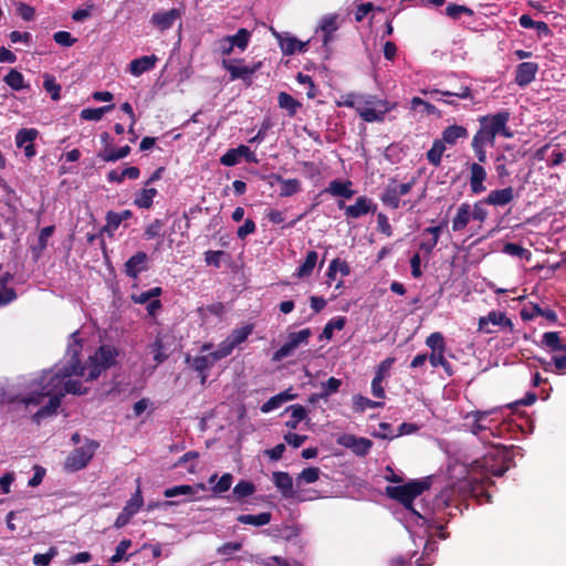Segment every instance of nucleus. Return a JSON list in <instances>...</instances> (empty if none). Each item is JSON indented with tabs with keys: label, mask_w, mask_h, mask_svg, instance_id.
<instances>
[{
	"label": "nucleus",
	"mask_w": 566,
	"mask_h": 566,
	"mask_svg": "<svg viewBox=\"0 0 566 566\" xmlns=\"http://www.w3.org/2000/svg\"><path fill=\"white\" fill-rule=\"evenodd\" d=\"M77 332L71 335L65 358L53 368L43 370L34 379L31 394L22 398L25 406L40 405L43 398L48 397L46 405L41 407L34 415L33 420L40 423L41 419L54 415L61 406V400L66 394L84 395L87 389L83 384L73 379V376L83 377L85 380L96 379L103 370L113 366L116 361L117 352L109 345H102L88 359L87 365H81L78 354L82 349L81 342L76 338Z\"/></svg>",
	"instance_id": "f257e3e1"
},
{
	"label": "nucleus",
	"mask_w": 566,
	"mask_h": 566,
	"mask_svg": "<svg viewBox=\"0 0 566 566\" xmlns=\"http://www.w3.org/2000/svg\"><path fill=\"white\" fill-rule=\"evenodd\" d=\"M496 409L486 411H471L463 417V427L476 436L483 443L491 444V450L481 459L475 460L472 465V473L481 475L501 476L507 470L510 451L502 444H494L491 439L501 438L504 432V424L491 418Z\"/></svg>",
	"instance_id": "f03ea898"
},
{
	"label": "nucleus",
	"mask_w": 566,
	"mask_h": 566,
	"mask_svg": "<svg viewBox=\"0 0 566 566\" xmlns=\"http://www.w3.org/2000/svg\"><path fill=\"white\" fill-rule=\"evenodd\" d=\"M430 488L429 478L422 480H411L406 484L397 486H387L386 494L401 503L408 511L421 520H427L426 513H421L413 506V500Z\"/></svg>",
	"instance_id": "7ed1b4c3"
},
{
	"label": "nucleus",
	"mask_w": 566,
	"mask_h": 566,
	"mask_svg": "<svg viewBox=\"0 0 566 566\" xmlns=\"http://www.w3.org/2000/svg\"><path fill=\"white\" fill-rule=\"evenodd\" d=\"M397 103L377 98L374 95L365 94L358 109V115L367 123L384 122L385 115L395 109Z\"/></svg>",
	"instance_id": "20e7f679"
},
{
	"label": "nucleus",
	"mask_w": 566,
	"mask_h": 566,
	"mask_svg": "<svg viewBox=\"0 0 566 566\" xmlns=\"http://www.w3.org/2000/svg\"><path fill=\"white\" fill-rule=\"evenodd\" d=\"M510 119V113L507 111H501L493 115H486L480 117V127L489 133L492 137L502 135L505 138L513 137V133L507 128V122Z\"/></svg>",
	"instance_id": "39448f33"
},
{
	"label": "nucleus",
	"mask_w": 566,
	"mask_h": 566,
	"mask_svg": "<svg viewBox=\"0 0 566 566\" xmlns=\"http://www.w3.org/2000/svg\"><path fill=\"white\" fill-rule=\"evenodd\" d=\"M98 444L90 441L84 446L76 448L66 459L65 467L71 471H78L87 465L93 458Z\"/></svg>",
	"instance_id": "423d86ee"
},
{
	"label": "nucleus",
	"mask_w": 566,
	"mask_h": 566,
	"mask_svg": "<svg viewBox=\"0 0 566 566\" xmlns=\"http://www.w3.org/2000/svg\"><path fill=\"white\" fill-rule=\"evenodd\" d=\"M311 335L312 332L310 328L290 333L287 340L274 353L273 359L281 360L289 357L298 346L306 345Z\"/></svg>",
	"instance_id": "0eeeda50"
},
{
	"label": "nucleus",
	"mask_w": 566,
	"mask_h": 566,
	"mask_svg": "<svg viewBox=\"0 0 566 566\" xmlns=\"http://www.w3.org/2000/svg\"><path fill=\"white\" fill-rule=\"evenodd\" d=\"M144 504V500L140 493L139 488L136 490L135 494L129 499V501L124 506L123 511L117 515L114 526L116 528H122L130 518L140 510Z\"/></svg>",
	"instance_id": "6e6552de"
},
{
	"label": "nucleus",
	"mask_w": 566,
	"mask_h": 566,
	"mask_svg": "<svg viewBox=\"0 0 566 566\" xmlns=\"http://www.w3.org/2000/svg\"><path fill=\"white\" fill-rule=\"evenodd\" d=\"M338 208L345 210V214L347 218L357 219L363 216H366L369 212H374L377 206L373 203L371 199L361 196L358 197L355 203L350 206H345L343 201H339Z\"/></svg>",
	"instance_id": "1a4fd4ad"
},
{
	"label": "nucleus",
	"mask_w": 566,
	"mask_h": 566,
	"mask_svg": "<svg viewBox=\"0 0 566 566\" xmlns=\"http://www.w3.org/2000/svg\"><path fill=\"white\" fill-rule=\"evenodd\" d=\"M39 136L35 128H21L15 134V145L18 148L23 149L27 158L31 159L36 155L34 142Z\"/></svg>",
	"instance_id": "9d476101"
},
{
	"label": "nucleus",
	"mask_w": 566,
	"mask_h": 566,
	"mask_svg": "<svg viewBox=\"0 0 566 566\" xmlns=\"http://www.w3.org/2000/svg\"><path fill=\"white\" fill-rule=\"evenodd\" d=\"M338 444L350 449L356 455L365 457L369 453L373 442L371 440L354 434H343L337 440Z\"/></svg>",
	"instance_id": "9b49d317"
},
{
	"label": "nucleus",
	"mask_w": 566,
	"mask_h": 566,
	"mask_svg": "<svg viewBox=\"0 0 566 566\" xmlns=\"http://www.w3.org/2000/svg\"><path fill=\"white\" fill-rule=\"evenodd\" d=\"M237 61H227L224 60L222 65L230 73L231 80H243L248 81L251 76L258 72L262 65L261 62L253 63L251 65H243L241 61H238L239 64H235Z\"/></svg>",
	"instance_id": "f8f14e48"
},
{
	"label": "nucleus",
	"mask_w": 566,
	"mask_h": 566,
	"mask_svg": "<svg viewBox=\"0 0 566 566\" xmlns=\"http://www.w3.org/2000/svg\"><path fill=\"white\" fill-rule=\"evenodd\" d=\"M272 33L276 38L284 55H293L297 52H304L306 50L307 42H302L287 32L279 33L272 29Z\"/></svg>",
	"instance_id": "ddd939ff"
},
{
	"label": "nucleus",
	"mask_w": 566,
	"mask_h": 566,
	"mask_svg": "<svg viewBox=\"0 0 566 566\" xmlns=\"http://www.w3.org/2000/svg\"><path fill=\"white\" fill-rule=\"evenodd\" d=\"M338 18L339 15L337 13H329L322 17L316 32L323 33L322 41L324 46H328V44L334 41L335 32L339 29Z\"/></svg>",
	"instance_id": "4468645a"
},
{
	"label": "nucleus",
	"mask_w": 566,
	"mask_h": 566,
	"mask_svg": "<svg viewBox=\"0 0 566 566\" xmlns=\"http://www.w3.org/2000/svg\"><path fill=\"white\" fill-rule=\"evenodd\" d=\"M489 324L506 327L510 331L513 329V322L503 312L491 311L486 316H481L479 318L480 331L484 333H492V331L488 328Z\"/></svg>",
	"instance_id": "2eb2a0df"
},
{
	"label": "nucleus",
	"mask_w": 566,
	"mask_h": 566,
	"mask_svg": "<svg viewBox=\"0 0 566 566\" xmlns=\"http://www.w3.org/2000/svg\"><path fill=\"white\" fill-rule=\"evenodd\" d=\"M470 170V189L471 192L474 195H480L486 190V187L484 186V181L486 180L488 174L484 167L479 163H472L469 166Z\"/></svg>",
	"instance_id": "dca6fc26"
},
{
	"label": "nucleus",
	"mask_w": 566,
	"mask_h": 566,
	"mask_svg": "<svg viewBox=\"0 0 566 566\" xmlns=\"http://www.w3.org/2000/svg\"><path fill=\"white\" fill-rule=\"evenodd\" d=\"M181 18L179 9H170L168 11H159L151 15V23L160 31L170 29L177 20Z\"/></svg>",
	"instance_id": "f3484780"
},
{
	"label": "nucleus",
	"mask_w": 566,
	"mask_h": 566,
	"mask_svg": "<svg viewBox=\"0 0 566 566\" xmlns=\"http://www.w3.org/2000/svg\"><path fill=\"white\" fill-rule=\"evenodd\" d=\"M538 72V64L534 62H522L517 65L515 72V83L521 86H527L535 80Z\"/></svg>",
	"instance_id": "a211bd4d"
},
{
	"label": "nucleus",
	"mask_w": 566,
	"mask_h": 566,
	"mask_svg": "<svg viewBox=\"0 0 566 566\" xmlns=\"http://www.w3.org/2000/svg\"><path fill=\"white\" fill-rule=\"evenodd\" d=\"M148 255L139 251L130 256L125 263V273L132 279H137L138 275L147 270Z\"/></svg>",
	"instance_id": "6ab92c4d"
},
{
	"label": "nucleus",
	"mask_w": 566,
	"mask_h": 566,
	"mask_svg": "<svg viewBox=\"0 0 566 566\" xmlns=\"http://www.w3.org/2000/svg\"><path fill=\"white\" fill-rule=\"evenodd\" d=\"M186 363L201 375V384L203 385L207 380L206 371L214 365L216 359L211 353L196 357L188 355L186 357Z\"/></svg>",
	"instance_id": "aec40b11"
},
{
	"label": "nucleus",
	"mask_w": 566,
	"mask_h": 566,
	"mask_svg": "<svg viewBox=\"0 0 566 566\" xmlns=\"http://www.w3.org/2000/svg\"><path fill=\"white\" fill-rule=\"evenodd\" d=\"M514 189L512 187H506L490 191V193L484 198V201L489 206L504 207L511 203L514 200Z\"/></svg>",
	"instance_id": "412c9836"
},
{
	"label": "nucleus",
	"mask_w": 566,
	"mask_h": 566,
	"mask_svg": "<svg viewBox=\"0 0 566 566\" xmlns=\"http://www.w3.org/2000/svg\"><path fill=\"white\" fill-rule=\"evenodd\" d=\"M273 483L284 497H296L297 500H303L300 495L295 494L293 490V480L287 472H274Z\"/></svg>",
	"instance_id": "4be33fe9"
},
{
	"label": "nucleus",
	"mask_w": 566,
	"mask_h": 566,
	"mask_svg": "<svg viewBox=\"0 0 566 566\" xmlns=\"http://www.w3.org/2000/svg\"><path fill=\"white\" fill-rule=\"evenodd\" d=\"M472 219L471 205L468 202L461 203L452 219V230L460 232L467 228L470 220Z\"/></svg>",
	"instance_id": "5701e85b"
},
{
	"label": "nucleus",
	"mask_w": 566,
	"mask_h": 566,
	"mask_svg": "<svg viewBox=\"0 0 566 566\" xmlns=\"http://www.w3.org/2000/svg\"><path fill=\"white\" fill-rule=\"evenodd\" d=\"M352 186H353V184L349 180L342 181V180L335 179L328 184V187L325 189V192L329 193L333 197H342L345 199H350L355 192L353 190Z\"/></svg>",
	"instance_id": "b1692460"
},
{
	"label": "nucleus",
	"mask_w": 566,
	"mask_h": 566,
	"mask_svg": "<svg viewBox=\"0 0 566 566\" xmlns=\"http://www.w3.org/2000/svg\"><path fill=\"white\" fill-rule=\"evenodd\" d=\"M157 61H158V59L156 55H145V56L135 59L129 64V72L134 76H139L143 73L153 70L155 67Z\"/></svg>",
	"instance_id": "393cba45"
},
{
	"label": "nucleus",
	"mask_w": 566,
	"mask_h": 566,
	"mask_svg": "<svg viewBox=\"0 0 566 566\" xmlns=\"http://www.w3.org/2000/svg\"><path fill=\"white\" fill-rule=\"evenodd\" d=\"M296 395L292 392V389L284 390L265 401L261 406V412L269 413L280 408L284 402L295 399Z\"/></svg>",
	"instance_id": "a878e982"
},
{
	"label": "nucleus",
	"mask_w": 566,
	"mask_h": 566,
	"mask_svg": "<svg viewBox=\"0 0 566 566\" xmlns=\"http://www.w3.org/2000/svg\"><path fill=\"white\" fill-rule=\"evenodd\" d=\"M158 191L156 188L145 186L142 190L137 191L134 197V205L140 209H149L153 206L154 198Z\"/></svg>",
	"instance_id": "bb28decb"
},
{
	"label": "nucleus",
	"mask_w": 566,
	"mask_h": 566,
	"mask_svg": "<svg viewBox=\"0 0 566 566\" xmlns=\"http://www.w3.org/2000/svg\"><path fill=\"white\" fill-rule=\"evenodd\" d=\"M468 136V130L461 125H451L442 132V138L440 139L443 144L455 145L461 138Z\"/></svg>",
	"instance_id": "cd10ccee"
},
{
	"label": "nucleus",
	"mask_w": 566,
	"mask_h": 566,
	"mask_svg": "<svg viewBox=\"0 0 566 566\" xmlns=\"http://www.w3.org/2000/svg\"><path fill=\"white\" fill-rule=\"evenodd\" d=\"M276 182L280 184V196L291 197L301 191V182L298 179H284L280 175L273 176Z\"/></svg>",
	"instance_id": "c85d7f7f"
},
{
	"label": "nucleus",
	"mask_w": 566,
	"mask_h": 566,
	"mask_svg": "<svg viewBox=\"0 0 566 566\" xmlns=\"http://www.w3.org/2000/svg\"><path fill=\"white\" fill-rule=\"evenodd\" d=\"M422 94H429L431 96L434 95H441V96H448V97H458L461 99L471 98V88L469 86L461 85L458 91H443V90H421Z\"/></svg>",
	"instance_id": "c756f323"
},
{
	"label": "nucleus",
	"mask_w": 566,
	"mask_h": 566,
	"mask_svg": "<svg viewBox=\"0 0 566 566\" xmlns=\"http://www.w3.org/2000/svg\"><path fill=\"white\" fill-rule=\"evenodd\" d=\"M317 259H318L317 252H315V251L307 252L304 262L297 268V270L295 272V276L298 279H304V277L310 276L313 273V270L317 263Z\"/></svg>",
	"instance_id": "7c9ffc66"
},
{
	"label": "nucleus",
	"mask_w": 566,
	"mask_h": 566,
	"mask_svg": "<svg viewBox=\"0 0 566 566\" xmlns=\"http://www.w3.org/2000/svg\"><path fill=\"white\" fill-rule=\"evenodd\" d=\"M238 522L247 525L263 526L271 522L272 514L270 512H262L256 515L242 514L238 516Z\"/></svg>",
	"instance_id": "2f4dec72"
},
{
	"label": "nucleus",
	"mask_w": 566,
	"mask_h": 566,
	"mask_svg": "<svg viewBox=\"0 0 566 566\" xmlns=\"http://www.w3.org/2000/svg\"><path fill=\"white\" fill-rule=\"evenodd\" d=\"M139 174L140 171L137 167H127L120 171L114 169L107 174V180L111 182L120 184L126 178L132 180L137 179L139 177Z\"/></svg>",
	"instance_id": "473e14b6"
},
{
	"label": "nucleus",
	"mask_w": 566,
	"mask_h": 566,
	"mask_svg": "<svg viewBox=\"0 0 566 566\" xmlns=\"http://www.w3.org/2000/svg\"><path fill=\"white\" fill-rule=\"evenodd\" d=\"M286 411L291 412V418L285 422L290 429H296L298 423L306 418V409L301 405H292Z\"/></svg>",
	"instance_id": "72a5a7b5"
},
{
	"label": "nucleus",
	"mask_w": 566,
	"mask_h": 566,
	"mask_svg": "<svg viewBox=\"0 0 566 566\" xmlns=\"http://www.w3.org/2000/svg\"><path fill=\"white\" fill-rule=\"evenodd\" d=\"M279 106L286 109L290 116H294L302 106L293 96L285 92H281L277 97Z\"/></svg>",
	"instance_id": "f704fd0d"
},
{
	"label": "nucleus",
	"mask_w": 566,
	"mask_h": 566,
	"mask_svg": "<svg viewBox=\"0 0 566 566\" xmlns=\"http://www.w3.org/2000/svg\"><path fill=\"white\" fill-rule=\"evenodd\" d=\"M381 202L391 208V209H398L400 206V197L398 196L397 190L395 187L389 184L382 191L380 196Z\"/></svg>",
	"instance_id": "c9c22d12"
},
{
	"label": "nucleus",
	"mask_w": 566,
	"mask_h": 566,
	"mask_svg": "<svg viewBox=\"0 0 566 566\" xmlns=\"http://www.w3.org/2000/svg\"><path fill=\"white\" fill-rule=\"evenodd\" d=\"M247 150H248V146H245V145H240L237 148H231L226 154H223L221 156L220 163L227 167L235 166L237 164L240 163V159H241L240 151H247Z\"/></svg>",
	"instance_id": "e433bc0d"
},
{
	"label": "nucleus",
	"mask_w": 566,
	"mask_h": 566,
	"mask_svg": "<svg viewBox=\"0 0 566 566\" xmlns=\"http://www.w3.org/2000/svg\"><path fill=\"white\" fill-rule=\"evenodd\" d=\"M321 470L316 467L305 468L297 476H296V485L300 486L302 484H311L316 482L319 479Z\"/></svg>",
	"instance_id": "4c0bfd02"
},
{
	"label": "nucleus",
	"mask_w": 566,
	"mask_h": 566,
	"mask_svg": "<svg viewBox=\"0 0 566 566\" xmlns=\"http://www.w3.org/2000/svg\"><path fill=\"white\" fill-rule=\"evenodd\" d=\"M382 406V402L370 400L361 395H355L353 397V409L356 412H364L368 408H379Z\"/></svg>",
	"instance_id": "58836bf2"
},
{
	"label": "nucleus",
	"mask_w": 566,
	"mask_h": 566,
	"mask_svg": "<svg viewBox=\"0 0 566 566\" xmlns=\"http://www.w3.org/2000/svg\"><path fill=\"white\" fill-rule=\"evenodd\" d=\"M4 82L13 91H22L23 88L28 87L24 83L22 73L14 69L10 70L9 73L4 76Z\"/></svg>",
	"instance_id": "ea45409f"
},
{
	"label": "nucleus",
	"mask_w": 566,
	"mask_h": 566,
	"mask_svg": "<svg viewBox=\"0 0 566 566\" xmlns=\"http://www.w3.org/2000/svg\"><path fill=\"white\" fill-rule=\"evenodd\" d=\"M446 150V145L440 139H436L433 142L432 147L427 153L428 161L433 166H439L441 164L442 155Z\"/></svg>",
	"instance_id": "a19ab883"
},
{
	"label": "nucleus",
	"mask_w": 566,
	"mask_h": 566,
	"mask_svg": "<svg viewBox=\"0 0 566 566\" xmlns=\"http://www.w3.org/2000/svg\"><path fill=\"white\" fill-rule=\"evenodd\" d=\"M336 271H339V273L343 276H347L350 274V268H349L348 263L340 259H334L329 263V266H328V270L326 273L328 280H335Z\"/></svg>",
	"instance_id": "79ce46f5"
},
{
	"label": "nucleus",
	"mask_w": 566,
	"mask_h": 566,
	"mask_svg": "<svg viewBox=\"0 0 566 566\" xmlns=\"http://www.w3.org/2000/svg\"><path fill=\"white\" fill-rule=\"evenodd\" d=\"M113 108H114L113 104L106 105L103 107H97V108H84L81 112V118H83L85 120L98 122L102 119V117L104 116L105 113L112 111Z\"/></svg>",
	"instance_id": "37998d69"
},
{
	"label": "nucleus",
	"mask_w": 566,
	"mask_h": 566,
	"mask_svg": "<svg viewBox=\"0 0 566 566\" xmlns=\"http://www.w3.org/2000/svg\"><path fill=\"white\" fill-rule=\"evenodd\" d=\"M342 386V380L335 377L328 378L326 381L321 384L323 391L321 392L324 396V400L327 401L329 396L336 394Z\"/></svg>",
	"instance_id": "c03bdc74"
},
{
	"label": "nucleus",
	"mask_w": 566,
	"mask_h": 566,
	"mask_svg": "<svg viewBox=\"0 0 566 566\" xmlns=\"http://www.w3.org/2000/svg\"><path fill=\"white\" fill-rule=\"evenodd\" d=\"M364 97L365 94L349 93L343 96L342 101H339L337 104L338 106L354 108L356 112H358Z\"/></svg>",
	"instance_id": "a18cd8bd"
},
{
	"label": "nucleus",
	"mask_w": 566,
	"mask_h": 566,
	"mask_svg": "<svg viewBox=\"0 0 566 566\" xmlns=\"http://www.w3.org/2000/svg\"><path fill=\"white\" fill-rule=\"evenodd\" d=\"M252 328L250 326H244L238 329H234L227 339L230 344L235 348L238 345L243 343L248 336L251 334Z\"/></svg>",
	"instance_id": "49530a36"
},
{
	"label": "nucleus",
	"mask_w": 566,
	"mask_h": 566,
	"mask_svg": "<svg viewBox=\"0 0 566 566\" xmlns=\"http://www.w3.org/2000/svg\"><path fill=\"white\" fill-rule=\"evenodd\" d=\"M233 48L238 46L241 51L248 48L251 33L247 29H240L234 35H229Z\"/></svg>",
	"instance_id": "de8ad7c7"
},
{
	"label": "nucleus",
	"mask_w": 566,
	"mask_h": 566,
	"mask_svg": "<svg viewBox=\"0 0 566 566\" xmlns=\"http://www.w3.org/2000/svg\"><path fill=\"white\" fill-rule=\"evenodd\" d=\"M503 252L509 255L524 258L526 260H530L531 258V252L527 249L513 242L505 243Z\"/></svg>",
	"instance_id": "09e8293b"
},
{
	"label": "nucleus",
	"mask_w": 566,
	"mask_h": 566,
	"mask_svg": "<svg viewBox=\"0 0 566 566\" xmlns=\"http://www.w3.org/2000/svg\"><path fill=\"white\" fill-rule=\"evenodd\" d=\"M494 144H495V138L492 137L489 133H486L481 127L475 133V135L473 136V139H472V146H482V147L491 146L492 147V146H494Z\"/></svg>",
	"instance_id": "8fccbe9b"
},
{
	"label": "nucleus",
	"mask_w": 566,
	"mask_h": 566,
	"mask_svg": "<svg viewBox=\"0 0 566 566\" xmlns=\"http://www.w3.org/2000/svg\"><path fill=\"white\" fill-rule=\"evenodd\" d=\"M149 348L154 354V360L156 361V366L164 363L167 359L168 354L164 348V344L160 337H157L155 342L149 346Z\"/></svg>",
	"instance_id": "3c124183"
},
{
	"label": "nucleus",
	"mask_w": 566,
	"mask_h": 566,
	"mask_svg": "<svg viewBox=\"0 0 566 566\" xmlns=\"http://www.w3.org/2000/svg\"><path fill=\"white\" fill-rule=\"evenodd\" d=\"M446 14L453 20H459L463 14L472 15L473 11H472V9H470L465 6L449 4L446 8Z\"/></svg>",
	"instance_id": "603ef678"
},
{
	"label": "nucleus",
	"mask_w": 566,
	"mask_h": 566,
	"mask_svg": "<svg viewBox=\"0 0 566 566\" xmlns=\"http://www.w3.org/2000/svg\"><path fill=\"white\" fill-rule=\"evenodd\" d=\"M432 367L441 366L449 375H451L450 363L444 358V350L432 352L429 357Z\"/></svg>",
	"instance_id": "864d4df0"
},
{
	"label": "nucleus",
	"mask_w": 566,
	"mask_h": 566,
	"mask_svg": "<svg viewBox=\"0 0 566 566\" xmlns=\"http://www.w3.org/2000/svg\"><path fill=\"white\" fill-rule=\"evenodd\" d=\"M426 345L430 347L432 352L446 350L443 335L439 332L430 334L426 339Z\"/></svg>",
	"instance_id": "5fc2aeb1"
},
{
	"label": "nucleus",
	"mask_w": 566,
	"mask_h": 566,
	"mask_svg": "<svg viewBox=\"0 0 566 566\" xmlns=\"http://www.w3.org/2000/svg\"><path fill=\"white\" fill-rule=\"evenodd\" d=\"M195 488L191 485H177L164 491L166 497H175L179 495H195Z\"/></svg>",
	"instance_id": "6e6d98bb"
},
{
	"label": "nucleus",
	"mask_w": 566,
	"mask_h": 566,
	"mask_svg": "<svg viewBox=\"0 0 566 566\" xmlns=\"http://www.w3.org/2000/svg\"><path fill=\"white\" fill-rule=\"evenodd\" d=\"M484 205H486V202L482 199L471 206L472 220L484 222L488 219L489 212Z\"/></svg>",
	"instance_id": "4d7b16f0"
},
{
	"label": "nucleus",
	"mask_w": 566,
	"mask_h": 566,
	"mask_svg": "<svg viewBox=\"0 0 566 566\" xmlns=\"http://www.w3.org/2000/svg\"><path fill=\"white\" fill-rule=\"evenodd\" d=\"M255 488L253 483L249 481H240L233 489V494L243 499L247 496H250L254 493Z\"/></svg>",
	"instance_id": "13d9d810"
},
{
	"label": "nucleus",
	"mask_w": 566,
	"mask_h": 566,
	"mask_svg": "<svg viewBox=\"0 0 566 566\" xmlns=\"http://www.w3.org/2000/svg\"><path fill=\"white\" fill-rule=\"evenodd\" d=\"M129 216H130V211H128V210H125L122 212L109 211L106 217L107 226L112 229H117L119 227V224L125 219H127Z\"/></svg>",
	"instance_id": "bf43d9fd"
},
{
	"label": "nucleus",
	"mask_w": 566,
	"mask_h": 566,
	"mask_svg": "<svg viewBox=\"0 0 566 566\" xmlns=\"http://www.w3.org/2000/svg\"><path fill=\"white\" fill-rule=\"evenodd\" d=\"M344 326H345L344 317L334 318L325 325L322 336L325 337L326 339H331L333 336V332L335 329L340 331L344 328Z\"/></svg>",
	"instance_id": "052dcab7"
},
{
	"label": "nucleus",
	"mask_w": 566,
	"mask_h": 566,
	"mask_svg": "<svg viewBox=\"0 0 566 566\" xmlns=\"http://www.w3.org/2000/svg\"><path fill=\"white\" fill-rule=\"evenodd\" d=\"M542 344L549 347L553 350L563 348L558 333L547 332L542 336Z\"/></svg>",
	"instance_id": "680f3d73"
},
{
	"label": "nucleus",
	"mask_w": 566,
	"mask_h": 566,
	"mask_svg": "<svg viewBox=\"0 0 566 566\" xmlns=\"http://www.w3.org/2000/svg\"><path fill=\"white\" fill-rule=\"evenodd\" d=\"M56 548L51 547L45 554H35L33 556V564L36 566H49V564L56 556Z\"/></svg>",
	"instance_id": "e2e57ef3"
},
{
	"label": "nucleus",
	"mask_w": 566,
	"mask_h": 566,
	"mask_svg": "<svg viewBox=\"0 0 566 566\" xmlns=\"http://www.w3.org/2000/svg\"><path fill=\"white\" fill-rule=\"evenodd\" d=\"M419 107H421L422 112L427 114H436L438 112L437 107L429 102L417 96L412 97L411 109L417 111Z\"/></svg>",
	"instance_id": "0e129e2a"
},
{
	"label": "nucleus",
	"mask_w": 566,
	"mask_h": 566,
	"mask_svg": "<svg viewBox=\"0 0 566 566\" xmlns=\"http://www.w3.org/2000/svg\"><path fill=\"white\" fill-rule=\"evenodd\" d=\"M132 546V541L130 539H122L118 545L116 546V551H115V554L111 557V562L113 564H116V563H119L127 549Z\"/></svg>",
	"instance_id": "69168bd1"
},
{
	"label": "nucleus",
	"mask_w": 566,
	"mask_h": 566,
	"mask_svg": "<svg viewBox=\"0 0 566 566\" xmlns=\"http://www.w3.org/2000/svg\"><path fill=\"white\" fill-rule=\"evenodd\" d=\"M234 347L230 344V342L226 338L223 342H221L218 346V348L214 352H211L213 358L217 360L224 358L229 356Z\"/></svg>",
	"instance_id": "338daca9"
},
{
	"label": "nucleus",
	"mask_w": 566,
	"mask_h": 566,
	"mask_svg": "<svg viewBox=\"0 0 566 566\" xmlns=\"http://www.w3.org/2000/svg\"><path fill=\"white\" fill-rule=\"evenodd\" d=\"M164 227V222L159 219H155L145 229L144 235L147 240L154 239L160 235L161 229Z\"/></svg>",
	"instance_id": "774afa93"
}]
</instances>
